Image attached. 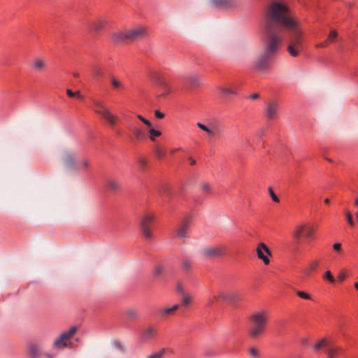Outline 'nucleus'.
Returning <instances> with one entry per match:
<instances>
[{"label":"nucleus","instance_id":"6","mask_svg":"<svg viewBox=\"0 0 358 358\" xmlns=\"http://www.w3.org/2000/svg\"><path fill=\"white\" fill-rule=\"evenodd\" d=\"M77 331L76 327H72L69 331L63 332L53 343L55 349L61 350L69 345V340Z\"/></svg>","mask_w":358,"mask_h":358},{"label":"nucleus","instance_id":"59","mask_svg":"<svg viewBox=\"0 0 358 358\" xmlns=\"http://www.w3.org/2000/svg\"><path fill=\"white\" fill-rule=\"evenodd\" d=\"M189 160L191 165H194L196 164V161L192 157H189Z\"/></svg>","mask_w":358,"mask_h":358},{"label":"nucleus","instance_id":"13","mask_svg":"<svg viewBox=\"0 0 358 358\" xmlns=\"http://www.w3.org/2000/svg\"><path fill=\"white\" fill-rule=\"evenodd\" d=\"M127 31V36L128 41H136L139 39L144 38L147 34V30L143 27H136Z\"/></svg>","mask_w":358,"mask_h":358},{"label":"nucleus","instance_id":"31","mask_svg":"<svg viewBox=\"0 0 358 358\" xmlns=\"http://www.w3.org/2000/svg\"><path fill=\"white\" fill-rule=\"evenodd\" d=\"M148 133L150 141H155L156 137H159L162 135L161 131L156 130L152 127H149Z\"/></svg>","mask_w":358,"mask_h":358},{"label":"nucleus","instance_id":"33","mask_svg":"<svg viewBox=\"0 0 358 358\" xmlns=\"http://www.w3.org/2000/svg\"><path fill=\"white\" fill-rule=\"evenodd\" d=\"M181 267L185 271H188L192 268V262L187 259H183L181 262Z\"/></svg>","mask_w":358,"mask_h":358},{"label":"nucleus","instance_id":"22","mask_svg":"<svg viewBox=\"0 0 358 358\" xmlns=\"http://www.w3.org/2000/svg\"><path fill=\"white\" fill-rule=\"evenodd\" d=\"M90 166V160L85 157H83L79 159L77 163V170H80L82 171H86L88 170Z\"/></svg>","mask_w":358,"mask_h":358},{"label":"nucleus","instance_id":"3","mask_svg":"<svg viewBox=\"0 0 358 358\" xmlns=\"http://www.w3.org/2000/svg\"><path fill=\"white\" fill-rule=\"evenodd\" d=\"M268 320V315L266 310H261L250 316L251 327L249 329V336L254 339L259 337L266 328Z\"/></svg>","mask_w":358,"mask_h":358},{"label":"nucleus","instance_id":"40","mask_svg":"<svg viewBox=\"0 0 358 358\" xmlns=\"http://www.w3.org/2000/svg\"><path fill=\"white\" fill-rule=\"evenodd\" d=\"M164 349H162L159 351L155 352L152 353V355H149L148 358H163L164 354Z\"/></svg>","mask_w":358,"mask_h":358},{"label":"nucleus","instance_id":"30","mask_svg":"<svg viewBox=\"0 0 358 358\" xmlns=\"http://www.w3.org/2000/svg\"><path fill=\"white\" fill-rule=\"evenodd\" d=\"M164 272V267L162 264H157L153 268V275L155 278L162 275Z\"/></svg>","mask_w":358,"mask_h":358},{"label":"nucleus","instance_id":"17","mask_svg":"<svg viewBox=\"0 0 358 358\" xmlns=\"http://www.w3.org/2000/svg\"><path fill=\"white\" fill-rule=\"evenodd\" d=\"M105 187L110 192H116L121 189L120 181L115 178H108L105 182Z\"/></svg>","mask_w":358,"mask_h":358},{"label":"nucleus","instance_id":"55","mask_svg":"<svg viewBox=\"0 0 358 358\" xmlns=\"http://www.w3.org/2000/svg\"><path fill=\"white\" fill-rule=\"evenodd\" d=\"M66 94H67V95L69 97H74L75 96L74 92L72 90H66Z\"/></svg>","mask_w":358,"mask_h":358},{"label":"nucleus","instance_id":"61","mask_svg":"<svg viewBox=\"0 0 358 358\" xmlns=\"http://www.w3.org/2000/svg\"><path fill=\"white\" fill-rule=\"evenodd\" d=\"M355 206L358 207V197L355 199Z\"/></svg>","mask_w":358,"mask_h":358},{"label":"nucleus","instance_id":"37","mask_svg":"<svg viewBox=\"0 0 358 358\" xmlns=\"http://www.w3.org/2000/svg\"><path fill=\"white\" fill-rule=\"evenodd\" d=\"M323 279L324 280H327L329 281V282L331 283H334L335 282V278L333 276V275L331 274V271H327L324 274H323V276H322Z\"/></svg>","mask_w":358,"mask_h":358},{"label":"nucleus","instance_id":"32","mask_svg":"<svg viewBox=\"0 0 358 358\" xmlns=\"http://www.w3.org/2000/svg\"><path fill=\"white\" fill-rule=\"evenodd\" d=\"M92 74L94 77L98 78L103 76V71L100 66L99 65H94L92 67Z\"/></svg>","mask_w":358,"mask_h":358},{"label":"nucleus","instance_id":"38","mask_svg":"<svg viewBox=\"0 0 358 358\" xmlns=\"http://www.w3.org/2000/svg\"><path fill=\"white\" fill-rule=\"evenodd\" d=\"M110 82H111L113 87L115 89H121L123 87V85L122 84V83L115 77L110 78Z\"/></svg>","mask_w":358,"mask_h":358},{"label":"nucleus","instance_id":"28","mask_svg":"<svg viewBox=\"0 0 358 358\" xmlns=\"http://www.w3.org/2000/svg\"><path fill=\"white\" fill-rule=\"evenodd\" d=\"M201 79L198 74L192 73L187 78V81L192 85H195L199 83Z\"/></svg>","mask_w":358,"mask_h":358},{"label":"nucleus","instance_id":"7","mask_svg":"<svg viewBox=\"0 0 358 358\" xmlns=\"http://www.w3.org/2000/svg\"><path fill=\"white\" fill-rule=\"evenodd\" d=\"M154 221L155 215L151 213L144 215L141 219V230L144 237L147 239H151L152 238V233L150 230V227Z\"/></svg>","mask_w":358,"mask_h":358},{"label":"nucleus","instance_id":"53","mask_svg":"<svg viewBox=\"0 0 358 358\" xmlns=\"http://www.w3.org/2000/svg\"><path fill=\"white\" fill-rule=\"evenodd\" d=\"M155 115L157 118H159V119H162L164 118V114L162 113L161 111L159 110H155Z\"/></svg>","mask_w":358,"mask_h":358},{"label":"nucleus","instance_id":"54","mask_svg":"<svg viewBox=\"0 0 358 358\" xmlns=\"http://www.w3.org/2000/svg\"><path fill=\"white\" fill-rule=\"evenodd\" d=\"M177 291L182 294H185L183 287L181 284H178L177 285Z\"/></svg>","mask_w":358,"mask_h":358},{"label":"nucleus","instance_id":"48","mask_svg":"<svg viewBox=\"0 0 358 358\" xmlns=\"http://www.w3.org/2000/svg\"><path fill=\"white\" fill-rule=\"evenodd\" d=\"M326 341H327V339L325 338H322L321 341H320L317 343H316L315 345V346H314L315 350H317L320 349L322 346L325 345Z\"/></svg>","mask_w":358,"mask_h":358},{"label":"nucleus","instance_id":"58","mask_svg":"<svg viewBox=\"0 0 358 358\" xmlns=\"http://www.w3.org/2000/svg\"><path fill=\"white\" fill-rule=\"evenodd\" d=\"M173 312L177 310L179 308V306L178 304H176L173 306L171 308H170Z\"/></svg>","mask_w":358,"mask_h":358},{"label":"nucleus","instance_id":"56","mask_svg":"<svg viewBox=\"0 0 358 358\" xmlns=\"http://www.w3.org/2000/svg\"><path fill=\"white\" fill-rule=\"evenodd\" d=\"M163 191H164V193L166 194H169V187H166V186H164L163 187Z\"/></svg>","mask_w":358,"mask_h":358},{"label":"nucleus","instance_id":"62","mask_svg":"<svg viewBox=\"0 0 358 358\" xmlns=\"http://www.w3.org/2000/svg\"><path fill=\"white\" fill-rule=\"evenodd\" d=\"M179 149H172L171 150V153L174 154L176 151H178Z\"/></svg>","mask_w":358,"mask_h":358},{"label":"nucleus","instance_id":"44","mask_svg":"<svg viewBox=\"0 0 358 358\" xmlns=\"http://www.w3.org/2000/svg\"><path fill=\"white\" fill-rule=\"evenodd\" d=\"M29 353L31 357H36L39 353L38 348L35 345L31 346L29 348Z\"/></svg>","mask_w":358,"mask_h":358},{"label":"nucleus","instance_id":"4","mask_svg":"<svg viewBox=\"0 0 358 358\" xmlns=\"http://www.w3.org/2000/svg\"><path fill=\"white\" fill-rule=\"evenodd\" d=\"M94 111L101 115L110 127H114L115 126L118 117L113 114L103 101H97L95 102Z\"/></svg>","mask_w":358,"mask_h":358},{"label":"nucleus","instance_id":"49","mask_svg":"<svg viewBox=\"0 0 358 358\" xmlns=\"http://www.w3.org/2000/svg\"><path fill=\"white\" fill-rule=\"evenodd\" d=\"M137 117L138 120H140L143 123H144L148 127H152L151 122L149 120H148L147 119L144 118L143 116L138 115Z\"/></svg>","mask_w":358,"mask_h":358},{"label":"nucleus","instance_id":"18","mask_svg":"<svg viewBox=\"0 0 358 358\" xmlns=\"http://www.w3.org/2000/svg\"><path fill=\"white\" fill-rule=\"evenodd\" d=\"M106 24V21L103 19H99L96 21H93L90 22L89 24L90 31L94 32L95 34H98L104 25Z\"/></svg>","mask_w":358,"mask_h":358},{"label":"nucleus","instance_id":"57","mask_svg":"<svg viewBox=\"0 0 358 358\" xmlns=\"http://www.w3.org/2000/svg\"><path fill=\"white\" fill-rule=\"evenodd\" d=\"M259 97V94H257V93H255V94H252L251 96H250V98L252 99H257Z\"/></svg>","mask_w":358,"mask_h":358},{"label":"nucleus","instance_id":"34","mask_svg":"<svg viewBox=\"0 0 358 358\" xmlns=\"http://www.w3.org/2000/svg\"><path fill=\"white\" fill-rule=\"evenodd\" d=\"M348 276V272L347 271V269L345 268H343L341 269L339 272H338V274L337 275V279L339 282H343L344 281Z\"/></svg>","mask_w":358,"mask_h":358},{"label":"nucleus","instance_id":"19","mask_svg":"<svg viewBox=\"0 0 358 358\" xmlns=\"http://www.w3.org/2000/svg\"><path fill=\"white\" fill-rule=\"evenodd\" d=\"M127 36V31H117L112 34V41L115 43H124L128 41Z\"/></svg>","mask_w":358,"mask_h":358},{"label":"nucleus","instance_id":"52","mask_svg":"<svg viewBox=\"0 0 358 358\" xmlns=\"http://www.w3.org/2000/svg\"><path fill=\"white\" fill-rule=\"evenodd\" d=\"M250 353L252 356L255 357H258V355H259V352H258L257 349H256L255 348H251L250 349Z\"/></svg>","mask_w":358,"mask_h":358},{"label":"nucleus","instance_id":"39","mask_svg":"<svg viewBox=\"0 0 358 358\" xmlns=\"http://www.w3.org/2000/svg\"><path fill=\"white\" fill-rule=\"evenodd\" d=\"M126 315L129 318V319H136L138 317V312L135 309H133V308H130V309H128L127 311H126Z\"/></svg>","mask_w":358,"mask_h":358},{"label":"nucleus","instance_id":"10","mask_svg":"<svg viewBox=\"0 0 358 358\" xmlns=\"http://www.w3.org/2000/svg\"><path fill=\"white\" fill-rule=\"evenodd\" d=\"M256 254L257 257L261 259L265 265L270 264L269 257L272 256V252L265 243H258L256 248Z\"/></svg>","mask_w":358,"mask_h":358},{"label":"nucleus","instance_id":"43","mask_svg":"<svg viewBox=\"0 0 358 358\" xmlns=\"http://www.w3.org/2000/svg\"><path fill=\"white\" fill-rule=\"evenodd\" d=\"M201 189L203 193L205 194H209L212 191L211 186L208 183H203L201 186Z\"/></svg>","mask_w":358,"mask_h":358},{"label":"nucleus","instance_id":"26","mask_svg":"<svg viewBox=\"0 0 358 358\" xmlns=\"http://www.w3.org/2000/svg\"><path fill=\"white\" fill-rule=\"evenodd\" d=\"M342 349L339 347H330L327 350V358H334L338 355Z\"/></svg>","mask_w":358,"mask_h":358},{"label":"nucleus","instance_id":"50","mask_svg":"<svg viewBox=\"0 0 358 358\" xmlns=\"http://www.w3.org/2000/svg\"><path fill=\"white\" fill-rule=\"evenodd\" d=\"M333 249L337 252L338 253H339L341 250H342V246H341V244L339 243H336L333 245Z\"/></svg>","mask_w":358,"mask_h":358},{"label":"nucleus","instance_id":"11","mask_svg":"<svg viewBox=\"0 0 358 358\" xmlns=\"http://www.w3.org/2000/svg\"><path fill=\"white\" fill-rule=\"evenodd\" d=\"M304 232V236L307 238H312L315 232L313 227L306 224H299L293 231L292 236L296 239H299Z\"/></svg>","mask_w":358,"mask_h":358},{"label":"nucleus","instance_id":"14","mask_svg":"<svg viewBox=\"0 0 358 358\" xmlns=\"http://www.w3.org/2000/svg\"><path fill=\"white\" fill-rule=\"evenodd\" d=\"M279 110V103L277 100H271L266 103L264 113L266 117L269 120H273L277 117Z\"/></svg>","mask_w":358,"mask_h":358},{"label":"nucleus","instance_id":"42","mask_svg":"<svg viewBox=\"0 0 358 358\" xmlns=\"http://www.w3.org/2000/svg\"><path fill=\"white\" fill-rule=\"evenodd\" d=\"M173 312L171 310L170 308H165L160 310L159 313L162 317H166L168 315H170Z\"/></svg>","mask_w":358,"mask_h":358},{"label":"nucleus","instance_id":"2","mask_svg":"<svg viewBox=\"0 0 358 358\" xmlns=\"http://www.w3.org/2000/svg\"><path fill=\"white\" fill-rule=\"evenodd\" d=\"M264 51L255 59L254 69L256 71L263 73L266 72L271 66V60L280 48V38L275 35L271 26L265 22L263 30Z\"/></svg>","mask_w":358,"mask_h":358},{"label":"nucleus","instance_id":"24","mask_svg":"<svg viewBox=\"0 0 358 358\" xmlns=\"http://www.w3.org/2000/svg\"><path fill=\"white\" fill-rule=\"evenodd\" d=\"M156 334V330L152 326L148 327L143 331V337L146 340L152 339Z\"/></svg>","mask_w":358,"mask_h":358},{"label":"nucleus","instance_id":"45","mask_svg":"<svg viewBox=\"0 0 358 358\" xmlns=\"http://www.w3.org/2000/svg\"><path fill=\"white\" fill-rule=\"evenodd\" d=\"M345 215H346V218H347L348 224L352 227H353L355 226V222L353 221V218H352V215L350 211L347 210L345 213Z\"/></svg>","mask_w":358,"mask_h":358},{"label":"nucleus","instance_id":"12","mask_svg":"<svg viewBox=\"0 0 358 358\" xmlns=\"http://www.w3.org/2000/svg\"><path fill=\"white\" fill-rule=\"evenodd\" d=\"M210 6L219 9H229L237 8L239 5L238 0H209Z\"/></svg>","mask_w":358,"mask_h":358},{"label":"nucleus","instance_id":"35","mask_svg":"<svg viewBox=\"0 0 358 358\" xmlns=\"http://www.w3.org/2000/svg\"><path fill=\"white\" fill-rule=\"evenodd\" d=\"M296 295L300 297L301 299H306V300H311V296L308 292L301 291V290H296Z\"/></svg>","mask_w":358,"mask_h":358},{"label":"nucleus","instance_id":"21","mask_svg":"<svg viewBox=\"0 0 358 358\" xmlns=\"http://www.w3.org/2000/svg\"><path fill=\"white\" fill-rule=\"evenodd\" d=\"M45 66L46 63L43 59L36 57L33 60V68L35 71H42Z\"/></svg>","mask_w":358,"mask_h":358},{"label":"nucleus","instance_id":"47","mask_svg":"<svg viewBox=\"0 0 358 358\" xmlns=\"http://www.w3.org/2000/svg\"><path fill=\"white\" fill-rule=\"evenodd\" d=\"M268 193L273 201L277 202V203H278L280 201L278 197L275 195V194L274 193V192L271 187L268 188Z\"/></svg>","mask_w":358,"mask_h":358},{"label":"nucleus","instance_id":"5","mask_svg":"<svg viewBox=\"0 0 358 358\" xmlns=\"http://www.w3.org/2000/svg\"><path fill=\"white\" fill-rule=\"evenodd\" d=\"M61 162L63 167L67 171L77 170L76 154L71 150H64L61 154Z\"/></svg>","mask_w":358,"mask_h":358},{"label":"nucleus","instance_id":"1","mask_svg":"<svg viewBox=\"0 0 358 358\" xmlns=\"http://www.w3.org/2000/svg\"><path fill=\"white\" fill-rule=\"evenodd\" d=\"M265 22L268 27L271 26L275 35L280 38V45L283 34H289L287 50L291 57H299L303 50V31L288 6L281 1L271 3L267 8Z\"/></svg>","mask_w":358,"mask_h":358},{"label":"nucleus","instance_id":"29","mask_svg":"<svg viewBox=\"0 0 358 358\" xmlns=\"http://www.w3.org/2000/svg\"><path fill=\"white\" fill-rule=\"evenodd\" d=\"M219 90L224 96L236 94V91L230 87H222L219 88Z\"/></svg>","mask_w":358,"mask_h":358},{"label":"nucleus","instance_id":"41","mask_svg":"<svg viewBox=\"0 0 358 358\" xmlns=\"http://www.w3.org/2000/svg\"><path fill=\"white\" fill-rule=\"evenodd\" d=\"M192 302V297L189 294H184L182 299L183 306H188Z\"/></svg>","mask_w":358,"mask_h":358},{"label":"nucleus","instance_id":"20","mask_svg":"<svg viewBox=\"0 0 358 358\" xmlns=\"http://www.w3.org/2000/svg\"><path fill=\"white\" fill-rule=\"evenodd\" d=\"M320 264L319 260H313L303 270L302 273L305 276H309L314 271L316 270Z\"/></svg>","mask_w":358,"mask_h":358},{"label":"nucleus","instance_id":"23","mask_svg":"<svg viewBox=\"0 0 358 358\" xmlns=\"http://www.w3.org/2000/svg\"><path fill=\"white\" fill-rule=\"evenodd\" d=\"M130 131L132 132L136 140L143 139L145 136L144 131L140 128L131 127Z\"/></svg>","mask_w":358,"mask_h":358},{"label":"nucleus","instance_id":"25","mask_svg":"<svg viewBox=\"0 0 358 358\" xmlns=\"http://www.w3.org/2000/svg\"><path fill=\"white\" fill-rule=\"evenodd\" d=\"M196 125L199 129L206 132L209 137L213 138L215 136V132L212 129L206 127V125L201 122H197Z\"/></svg>","mask_w":358,"mask_h":358},{"label":"nucleus","instance_id":"60","mask_svg":"<svg viewBox=\"0 0 358 358\" xmlns=\"http://www.w3.org/2000/svg\"><path fill=\"white\" fill-rule=\"evenodd\" d=\"M74 94H75V96H76V97H78L79 99L81 98V95H80V91H77V92H74Z\"/></svg>","mask_w":358,"mask_h":358},{"label":"nucleus","instance_id":"27","mask_svg":"<svg viewBox=\"0 0 358 358\" xmlns=\"http://www.w3.org/2000/svg\"><path fill=\"white\" fill-rule=\"evenodd\" d=\"M154 153L155 156L161 159L165 157V150L164 149L159 145H156L154 148Z\"/></svg>","mask_w":358,"mask_h":358},{"label":"nucleus","instance_id":"16","mask_svg":"<svg viewBox=\"0 0 358 358\" xmlns=\"http://www.w3.org/2000/svg\"><path fill=\"white\" fill-rule=\"evenodd\" d=\"M219 298L228 301L235 300V296L234 294L227 291H219L217 295H215L208 299V304H213L215 301H217Z\"/></svg>","mask_w":358,"mask_h":358},{"label":"nucleus","instance_id":"8","mask_svg":"<svg viewBox=\"0 0 358 358\" xmlns=\"http://www.w3.org/2000/svg\"><path fill=\"white\" fill-rule=\"evenodd\" d=\"M226 247L223 245L206 247L202 250L203 257L209 259L219 258L225 254Z\"/></svg>","mask_w":358,"mask_h":358},{"label":"nucleus","instance_id":"63","mask_svg":"<svg viewBox=\"0 0 358 358\" xmlns=\"http://www.w3.org/2000/svg\"><path fill=\"white\" fill-rule=\"evenodd\" d=\"M324 202L326 204H329V202H330V201H329V199H327H327H324Z\"/></svg>","mask_w":358,"mask_h":358},{"label":"nucleus","instance_id":"64","mask_svg":"<svg viewBox=\"0 0 358 358\" xmlns=\"http://www.w3.org/2000/svg\"><path fill=\"white\" fill-rule=\"evenodd\" d=\"M355 287L358 290V282L355 283Z\"/></svg>","mask_w":358,"mask_h":358},{"label":"nucleus","instance_id":"9","mask_svg":"<svg viewBox=\"0 0 358 358\" xmlns=\"http://www.w3.org/2000/svg\"><path fill=\"white\" fill-rule=\"evenodd\" d=\"M154 83L162 91L160 96H165L170 92V88L164 76L159 73H155L152 76Z\"/></svg>","mask_w":358,"mask_h":358},{"label":"nucleus","instance_id":"36","mask_svg":"<svg viewBox=\"0 0 358 358\" xmlns=\"http://www.w3.org/2000/svg\"><path fill=\"white\" fill-rule=\"evenodd\" d=\"M337 37L338 32L336 30H331L326 41H328V43H334Z\"/></svg>","mask_w":358,"mask_h":358},{"label":"nucleus","instance_id":"51","mask_svg":"<svg viewBox=\"0 0 358 358\" xmlns=\"http://www.w3.org/2000/svg\"><path fill=\"white\" fill-rule=\"evenodd\" d=\"M328 45V41H324L323 42L319 43L315 45V48H324Z\"/></svg>","mask_w":358,"mask_h":358},{"label":"nucleus","instance_id":"15","mask_svg":"<svg viewBox=\"0 0 358 358\" xmlns=\"http://www.w3.org/2000/svg\"><path fill=\"white\" fill-rule=\"evenodd\" d=\"M190 220L186 218L183 220L176 230V236L180 240H185L188 237L190 232Z\"/></svg>","mask_w":358,"mask_h":358},{"label":"nucleus","instance_id":"46","mask_svg":"<svg viewBox=\"0 0 358 358\" xmlns=\"http://www.w3.org/2000/svg\"><path fill=\"white\" fill-rule=\"evenodd\" d=\"M147 164H148V162H147V160L145 158L140 157L138 159V164L140 166L141 171H144V169L147 166Z\"/></svg>","mask_w":358,"mask_h":358}]
</instances>
